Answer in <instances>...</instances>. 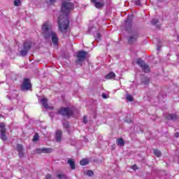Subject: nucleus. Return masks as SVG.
Instances as JSON below:
<instances>
[{
  "mask_svg": "<svg viewBox=\"0 0 179 179\" xmlns=\"http://www.w3.org/2000/svg\"><path fill=\"white\" fill-rule=\"evenodd\" d=\"M135 3L138 6L141 5V0H136Z\"/></svg>",
  "mask_w": 179,
  "mask_h": 179,
  "instance_id": "38",
  "label": "nucleus"
},
{
  "mask_svg": "<svg viewBox=\"0 0 179 179\" xmlns=\"http://www.w3.org/2000/svg\"><path fill=\"white\" fill-rule=\"evenodd\" d=\"M154 155H155L157 157H160L162 156V152L158 150H154Z\"/></svg>",
  "mask_w": 179,
  "mask_h": 179,
  "instance_id": "25",
  "label": "nucleus"
},
{
  "mask_svg": "<svg viewBox=\"0 0 179 179\" xmlns=\"http://www.w3.org/2000/svg\"><path fill=\"white\" fill-rule=\"evenodd\" d=\"M21 3H22V1H20V0H15L14 1V6H20Z\"/></svg>",
  "mask_w": 179,
  "mask_h": 179,
  "instance_id": "27",
  "label": "nucleus"
},
{
  "mask_svg": "<svg viewBox=\"0 0 179 179\" xmlns=\"http://www.w3.org/2000/svg\"><path fill=\"white\" fill-rule=\"evenodd\" d=\"M31 87L30 80L29 78H24V82L21 86L22 90H29Z\"/></svg>",
  "mask_w": 179,
  "mask_h": 179,
  "instance_id": "8",
  "label": "nucleus"
},
{
  "mask_svg": "<svg viewBox=\"0 0 179 179\" xmlns=\"http://www.w3.org/2000/svg\"><path fill=\"white\" fill-rule=\"evenodd\" d=\"M152 24H153V26H155V27H156L157 29H160V24L153 23Z\"/></svg>",
  "mask_w": 179,
  "mask_h": 179,
  "instance_id": "34",
  "label": "nucleus"
},
{
  "mask_svg": "<svg viewBox=\"0 0 179 179\" xmlns=\"http://www.w3.org/2000/svg\"><path fill=\"white\" fill-rule=\"evenodd\" d=\"M102 97H103V99H108V96H107V94H102Z\"/></svg>",
  "mask_w": 179,
  "mask_h": 179,
  "instance_id": "39",
  "label": "nucleus"
},
{
  "mask_svg": "<svg viewBox=\"0 0 179 179\" xmlns=\"http://www.w3.org/2000/svg\"><path fill=\"white\" fill-rule=\"evenodd\" d=\"M45 179H52L51 174H48L45 176Z\"/></svg>",
  "mask_w": 179,
  "mask_h": 179,
  "instance_id": "36",
  "label": "nucleus"
},
{
  "mask_svg": "<svg viewBox=\"0 0 179 179\" xmlns=\"http://www.w3.org/2000/svg\"><path fill=\"white\" fill-rule=\"evenodd\" d=\"M57 114L66 117H71V115H73V112L69 108H62L58 110Z\"/></svg>",
  "mask_w": 179,
  "mask_h": 179,
  "instance_id": "4",
  "label": "nucleus"
},
{
  "mask_svg": "<svg viewBox=\"0 0 179 179\" xmlns=\"http://www.w3.org/2000/svg\"><path fill=\"white\" fill-rule=\"evenodd\" d=\"M40 103H41L42 106L45 107V108H48V100L45 98L40 99Z\"/></svg>",
  "mask_w": 179,
  "mask_h": 179,
  "instance_id": "15",
  "label": "nucleus"
},
{
  "mask_svg": "<svg viewBox=\"0 0 179 179\" xmlns=\"http://www.w3.org/2000/svg\"><path fill=\"white\" fill-rule=\"evenodd\" d=\"M91 2H97V1H103V0H90Z\"/></svg>",
  "mask_w": 179,
  "mask_h": 179,
  "instance_id": "42",
  "label": "nucleus"
},
{
  "mask_svg": "<svg viewBox=\"0 0 179 179\" xmlns=\"http://www.w3.org/2000/svg\"><path fill=\"white\" fill-rule=\"evenodd\" d=\"M6 131H0V138L3 140V141H6L7 138H6Z\"/></svg>",
  "mask_w": 179,
  "mask_h": 179,
  "instance_id": "18",
  "label": "nucleus"
},
{
  "mask_svg": "<svg viewBox=\"0 0 179 179\" xmlns=\"http://www.w3.org/2000/svg\"><path fill=\"white\" fill-rule=\"evenodd\" d=\"M165 117L166 120H177V115L176 114H168Z\"/></svg>",
  "mask_w": 179,
  "mask_h": 179,
  "instance_id": "16",
  "label": "nucleus"
},
{
  "mask_svg": "<svg viewBox=\"0 0 179 179\" xmlns=\"http://www.w3.org/2000/svg\"><path fill=\"white\" fill-rule=\"evenodd\" d=\"M115 78V73L114 72H110L108 75L106 76V79H114Z\"/></svg>",
  "mask_w": 179,
  "mask_h": 179,
  "instance_id": "19",
  "label": "nucleus"
},
{
  "mask_svg": "<svg viewBox=\"0 0 179 179\" xmlns=\"http://www.w3.org/2000/svg\"><path fill=\"white\" fill-rule=\"evenodd\" d=\"M132 20H134V15H128L127 20H125V23H132Z\"/></svg>",
  "mask_w": 179,
  "mask_h": 179,
  "instance_id": "21",
  "label": "nucleus"
},
{
  "mask_svg": "<svg viewBox=\"0 0 179 179\" xmlns=\"http://www.w3.org/2000/svg\"><path fill=\"white\" fill-rule=\"evenodd\" d=\"M87 55V52L80 50L77 53V61L78 62H83L86 59V56Z\"/></svg>",
  "mask_w": 179,
  "mask_h": 179,
  "instance_id": "7",
  "label": "nucleus"
},
{
  "mask_svg": "<svg viewBox=\"0 0 179 179\" xmlns=\"http://www.w3.org/2000/svg\"><path fill=\"white\" fill-rule=\"evenodd\" d=\"M64 127L66 129L69 128V122H64L63 123Z\"/></svg>",
  "mask_w": 179,
  "mask_h": 179,
  "instance_id": "33",
  "label": "nucleus"
},
{
  "mask_svg": "<svg viewBox=\"0 0 179 179\" xmlns=\"http://www.w3.org/2000/svg\"><path fill=\"white\" fill-rule=\"evenodd\" d=\"M51 152H52V148H42V153H51Z\"/></svg>",
  "mask_w": 179,
  "mask_h": 179,
  "instance_id": "23",
  "label": "nucleus"
},
{
  "mask_svg": "<svg viewBox=\"0 0 179 179\" xmlns=\"http://www.w3.org/2000/svg\"><path fill=\"white\" fill-rule=\"evenodd\" d=\"M89 31H92V27H90V28H89Z\"/></svg>",
  "mask_w": 179,
  "mask_h": 179,
  "instance_id": "43",
  "label": "nucleus"
},
{
  "mask_svg": "<svg viewBox=\"0 0 179 179\" xmlns=\"http://www.w3.org/2000/svg\"><path fill=\"white\" fill-rule=\"evenodd\" d=\"M68 29H69V24L59 23L58 30L59 31H60V33H63V34H65V33L68 32Z\"/></svg>",
  "mask_w": 179,
  "mask_h": 179,
  "instance_id": "6",
  "label": "nucleus"
},
{
  "mask_svg": "<svg viewBox=\"0 0 179 179\" xmlns=\"http://www.w3.org/2000/svg\"><path fill=\"white\" fill-rule=\"evenodd\" d=\"M30 48H31V42L30 41L25 42L23 45V50L20 51V55L22 57H26Z\"/></svg>",
  "mask_w": 179,
  "mask_h": 179,
  "instance_id": "5",
  "label": "nucleus"
},
{
  "mask_svg": "<svg viewBox=\"0 0 179 179\" xmlns=\"http://www.w3.org/2000/svg\"><path fill=\"white\" fill-rule=\"evenodd\" d=\"M37 141H38V134H35L33 138V141L34 142H37Z\"/></svg>",
  "mask_w": 179,
  "mask_h": 179,
  "instance_id": "29",
  "label": "nucleus"
},
{
  "mask_svg": "<svg viewBox=\"0 0 179 179\" xmlns=\"http://www.w3.org/2000/svg\"><path fill=\"white\" fill-rule=\"evenodd\" d=\"M100 38H101V35L100 34V33H97L95 37V40L99 41L100 40Z\"/></svg>",
  "mask_w": 179,
  "mask_h": 179,
  "instance_id": "32",
  "label": "nucleus"
},
{
  "mask_svg": "<svg viewBox=\"0 0 179 179\" xmlns=\"http://www.w3.org/2000/svg\"><path fill=\"white\" fill-rule=\"evenodd\" d=\"M159 49H160V48H159V47H158V48H157V50H159Z\"/></svg>",
  "mask_w": 179,
  "mask_h": 179,
  "instance_id": "46",
  "label": "nucleus"
},
{
  "mask_svg": "<svg viewBox=\"0 0 179 179\" xmlns=\"http://www.w3.org/2000/svg\"><path fill=\"white\" fill-rule=\"evenodd\" d=\"M57 178H59V179H66V176H65V174H58L57 175Z\"/></svg>",
  "mask_w": 179,
  "mask_h": 179,
  "instance_id": "28",
  "label": "nucleus"
},
{
  "mask_svg": "<svg viewBox=\"0 0 179 179\" xmlns=\"http://www.w3.org/2000/svg\"><path fill=\"white\" fill-rule=\"evenodd\" d=\"M116 143L118 146H124V145H125V141H124L122 138H120L116 140Z\"/></svg>",
  "mask_w": 179,
  "mask_h": 179,
  "instance_id": "17",
  "label": "nucleus"
},
{
  "mask_svg": "<svg viewBox=\"0 0 179 179\" xmlns=\"http://www.w3.org/2000/svg\"><path fill=\"white\" fill-rule=\"evenodd\" d=\"M92 3H94L96 9H101V8H103L105 5L104 1H102V2L95 1V2H92Z\"/></svg>",
  "mask_w": 179,
  "mask_h": 179,
  "instance_id": "13",
  "label": "nucleus"
},
{
  "mask_svg": "<svg viewBox=\"0 0 179 179\" xmlns=\"http://www.w3.org/2000/svg\"><path fill=\"white\" fill-rule=\"evenodd\" d=\"M0 131H6V128H5V123L1 122L0 123Z\"/></svg>",
  "mask_w": 179,
  "mask_h": 179,
  "instance_id": "26",
  "label": "nucleus"
},
{
  "mask_svg": "<svg viewBox=\"0 0 179 179\" xmlns=\"http://www.w3.org/2000/svg\"><path fill=\"white\" fill-rule=\"evenodd\" d=\"M136 64L137 65L140 66L143 72H145V73L150 72V67L149 66V65L146 64L145 61L142 60V59L138 58L136 59Z\"/></svg>",
  "mask_w": 179,
  "mask_h": 179,
  "instance_id": "3",
  "label": "nucleus"
},
{
  "mask_svg": "<svg viewBox=\"0 0 179 179\" xmlns=\"http://www.w3.org/2000/svg\"><path fill=\"white\" fill-rule=\"evenodd\" d=\"M152 23H159V21L152 22Z\"/></svg>",
  "mask_w": 179,
  "mask_h": 179,
  "instance_id": "44",
  "label": "nucleus"
},
{
  "mask_svg": "<svg viewBox=\"0 0 179 179\" xmlns=\"http://www.w3.org/2000/svg\"><path fill=\"white\" fill-rule=\"evenodd\" d=\"M121 30H124L127 33H131L132 31V24L131 23H124L121 26Z\"/></svg>",
  "mask_w": 179,
  "mask_h": 179,
  "instance_id": "9",
  "label": "nucleus"
},
{
  "mask_svg": "<svg viewBox=\"0 0 179 179\" xmlns=\"http://www.w3.org/2000/svg\"><path fill=\"white\" fill-rule=\"evenodd\" d=\"M51 4L54 3L56 0H49Z\"/></svg>",
  "mask_w": 179,
  "mask_h": 179,
  "instance_id": "41",
  "label": "nucleus"
},
{
  "mask_svg": "<svg viewBox=\"0 0 179 179\" xmlns=\"http://www.w3.org/2000/svg\"><path fill=\"white\" fill-rule=\"evenodd\" d=\"M75 9V6L70 1H62L61 12L63 13H66V15L62 14L58 18L57 23H69V17L68 14L71 10Z\"/></svg>",
  "mask_w": 179,
  "mask_h": 179,
  "instance_id": "1",
  "label": "nucleus"
},
{
  "mask_svg": "<svg viewBox=\"0 0 179 179\" xmlns=\"http://www.w3.org/2000/svg\"><path fill=\"white\" fill-rule=\"evenodd\" d=\"M67 163L69 164L71 170H75L76 169V166L75 164V161L73 159H69Z\"/></svg>",
  "mask_w": 179,
  "mask_h": 179,
  "instance_id": "14",
  "label": "nucleus"
},
{
  "mask_svg": "<svg viewBox=\"0 0 179 179\" xmlns=\"http://www.w3.org/2000/svg\"><path fill=\"white\" fill-rule=\"evenodd\" d=\"M0 117H1V115H0Z\"/></svg>",
  "mask_w": 179,
  "mask_h": 179,
  "instance_id": "47",
  "label": "nucleus"
},
{
  "mask_svg": "<svg viewBox=\"0 0 179 179\" xmlns=\"http://www.w3.org/2000/svg\"><path fill=\"white\" fill-rule=\"evenodd\" d=\"M127 100H128V101H134V98L132 96L128 94L127 95Z\"/></svg>",
  "mask_w": 179,
  "mask_h": 179,
  "instance_id": "30",
  "label": "nucleus"
},
{
  "mask_svg": "<svg viewBox=\"0 0 179 179\" xmlns=\"http://www.w3.org/2000/svg\"><path fill=\"white\" fill-rule=\"evenodd\" d=\"M17 150L18 152V156L21 159L24 157V153L23 152V145L22 144L17 145Z\"/></svg>",
  "mask_w": 179,
  "mask_h": 179,
  "instance_id": "10",
  "label": "nucleus"
},
{
  "mask_svg": "<svg viewBox=\"0 0 179 179\" xmlns=\"http://www.w3.org/2000/svg\"><path fill=\"white\" fill-rule=\"evenodd\" d=\"M52 26L50 24L45 23L42 27V30L44 32V38H48L50 36L52 38V41L54 45H58V35L55 32L52 31Z\"/></svg>",
  "mask_w": 179,
  "mask_h": 179,
  "instance_id": "2",
  "label": "nucleus"
},
{
  "mask_svg": "<svg viewBox=\"0 0 179 179\" xmlns=\"http://www.w3.org/2000/svg\"><path fill=\"white\" fill-rule=\"evenodd\" d=\"M83 122L84 124H87V116L83 117Z\"/></svg>",
  "mask_w": 179,
  "mask_h": 179,
  "instance_id": "35",
  "label": "nucleus"
},
{
  "mask_svg": "<svg viewBox=\"0 0 179 179\" xmlns=\"http://www.w3.org/2000/svg\"><path fill=\"white\" fill-rule=\"evenodd\" d=\"M69 1H71V0H64L65 2H66V1L69 2Z\"/></svg>",
  "mask_w": 179,
  "mask_h": 179,
  "instance_id": "45",
  "label": "nucleus"
},
{
  "mask_svg": "<svg viewBox=\"0 0 179 179\" xmlns=\"http://www.w3.org/2000/svg\"><path fill=\"white\" fill-rule=\"evenodd\" d=\"M150 83V80L149 79V78L144 77L143 78H142V83H143V85H148Z\"/></svg>",
  "mask_w": 179,
  "mask_h": 179,
  "instance_id": "20",
  "label": "nucleus"
},
{
  "mask_svg": "<svg viewBox=\"0 0 179 179\" xmlns=\"http://www.w3.org/2000/svg\"><path fill=\"white\" fill-rule=\"evenodd\" d=\"M62 140V131L57 130L55 134V141L56 142H61Z\"/></svg>",
  "mask_w": 179,
  "mask_h": 179,
  "instance_id": "11",
  "label": "nucleus"
},
{
  "mask_svg": "<svg viewBox=\"0 0 179 179\" xmlns=\"http://www.w3.org/2000/svg\"><path fill=\"white\" fill-rule=\"evenodd\" d=\"M131 168L133 170H138V166H136V164L133 165Z\"/></svg>",
  "mask_w": 179,
  "mask_h": 179,
  "instance_id": "37",
  "label": "nucleus"
},
{
  "mask_svg": "<svg viewBox=\"0 0 179 179\" xmlns=\"http://www.w3.org/2000/svg\"><path fill=\"white\" fill-rule=\"evenodd\" d=\"M86 175L88 176V177H93L94 176V173L92 170H87L86 171Z\"/></svg>",
  "mask_w": 179,
  "mask_h": 179,
  "instance_id": "24",
  "label": "nucleus"
},
{
  "mask_svg": "<svg viewBox=\"0 0 179 179\" xmlns=\"http://www.w3.org/2000/svg\"><path fill=\"white\" fill-rule=\"evenodd\" d=\"M36 153H37L38 155H40L41 153H43V148H37L35 150Z\"/></svg>",
  "mask_w": 179,
  "mask_h": 179,
  "instance_id": "31",
  "label": "nucleus"
},
{
  "mask_svg": "<svg viewBox=\"0 0 179 179\" xmlns=\"http://www.w3.org/2000/svg\"><path fill=\"white\" fill-rule=\"evenodd\" d=\"M136 40H138V33H136L133 36H129L128 39L129 44H134Z\"/></svg>",
  "mask_w": 179,
  "mask_h": 179,
  "instance_id": "12",
  "label": "nucleus"
},
{
  "mask_svg": "<svg viewBox=\"0 0 179 179\" xmlns=\"http://www.w3.org/2000/svg\"><path fill=\"white\" fill-rule=\"evenodd\" d=\"M80 164L81 166H86V164H89V159H83L80 162Z\"/></svg>",
  "mask_w": 179,
  "mask_h": 179,
  "instance_id": "22",
  "label": "nucleus"
},
{
  "mask_svg": "<svg viewBox=\"0 0 179 179\" xmlns=\"http://www.w3.org/2000/svg\"><path fill=\"white\" fill-rule=\"evenodd\" d=\"M175 137L176 138H179V133L178 132L175 134Z\"/></svg>",
  "mask_w": 179,
  "mask_h": 179,
  "instance_id": "40",
  "label": "nucleus"
}]
</instances>
